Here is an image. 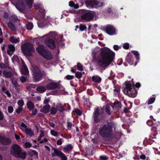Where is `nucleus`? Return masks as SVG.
<instances>
[{"label": "nucleus", "instance_id": "16", "mask_svg": "<svg viewBox=\"0 0 160 160\" xmlns=\"http://www.w3.org/2000/svg\"><path fill=\"white\" fill-rule=\"evenodd\" d=\"M21 12H23L25 9V7L22 2H18L15 6Z\"/></svg>", "mask_w": 160, "mask_h": 160}, {"label": "nucleus", "instance_id": "12", "mask_svg": "<svg viewBox=\"0 0 160 160\" xmlns=\"http://www.w3.org/2000/svg\"><path fill=\"white\" fill-rule=\"evenodd\" d=\"M106 31L108 34L110 35L116 34L115 28L113 26L111 25H108L106 27Z\"/></svg>", "mask_w": 160, "mask_h": 160}, {"label": "nucleus", "instance_id": "18", "mask_svg": "<svg viewBox=\"0 0 160 160\" xmlns=\"http://www.w3.org/2000/svg\"><path fill=\"white\" fill-rule=\"evenodd\" d=\"M52 149L54 151V152L52 153V156H58L59 157L62 153L61 151L54 148H53Z\"/></svg>", "mask_w": 160, "mask_h": 160}, {"label": "nucleus", "instance_id": "37", "mask_svg": "<svg viewBox=\"0 0 160 160\" xmlns=\"http://www.w3.org/2000/svg\"><path fill=\"white\" fill-rule=\"evenodd\" d=\"M17 20V17L15 15H12L9 18L10 22H14Z\"/></svg>", "mask_w": 160, "mask_h": 160}, {"label": "nucleus", "instance_id": "4", "mask_svg": "<svg viewBox=\"0 0 160 160\" xmlns=\"http://www.w3.org/2000/svg\"><path fill=\"white\" fill-rule=\"evenodd\" d=\"M36 50L45 59L48 60H50L52 59V54L43 46L41 45L39 46L37 48Z\"/></svg>", "mask_w": 160, "mask_h": 160}, {"label": "nucleus", "instance_id": "10", "mask_svg": "<svg viewBox=\"0 0 160 160\" xmlns=\"http://www.w3.org/2000/svg\"><path fill=\"white\" fill-rule=\"evenodd\" d=\"M45 10L42 8H40L39 11L38 15L37 16V19L39 21L37 22V23L38 27L40 28H42L44 26L42 22H41L40 21H44V19L45 17Z\"/></svg>", "mask_w": 160, "mask_h": 160}, {"label": "nucleus", "instance_id": "34", "mask_svg": "<svg viewBox=\"0 0 160 160\" xmlns=\"http://www.w3.org/2000/svg\"><path fill=\"white\" fill-rule=\"evenodd\" d=\"M69 5L70 7H73L75 9L78 8H79V6L78 4H75L72 1L69 2Z\"/></svg>", "mask_w": 160, "mask_h": 160}, {"label": "nucleus", "instance_id": "54", "mask_svg": "<svg viewBox=\"0 0 160 160\" xmlns=\"http://www.w3.org/2000/svg\"><path fill=\"white\" fill-rule=\"evenodd\" d=\"M72 122H68L67 124L68 128L69 130H71L72 128Z\"/></svg>", "mask_w": 160, "mask_h": 160}, {"label": "nucleus", "instance_id": "60", "mask_svg": "<svg viewBox=\"0 0 160 160\" xmlns=\"http://www.w3.org/2000/svg\"><path fill=\"white\" fill-rule=\"evenodd\" d=\"M123 48L125 49H128L129 48V44L128 43H124L123 45Z\"/></svg>", "mask_w": 160, "mask_h": 160}, {"label": "nucleus", "instance_id": "36", "mask_svg": "<svg viewBox=\"0 0 160 160\" xmlns=\"http://www.w3.org/2000/svg\"><path fill=\"white\" fill-rule=\"evenodd\" d=\"M110 107L108 104H107L105 106V110L107 114L110 115L111 112L110 111Z\"/></svg>", "mask_w": 160, "mask_h": 160}, {"label": "nucleus", "instance_id": "24", "mask_svg": "<svg viewBox=\"0 0 160 160\" xmlns=\"http://www.w3.org/2000/svg\"><path fill=\"white\" fill-rule=\"evenodd\" d=\"M92 79L93 82L99 83L101 82V78L98 76L95 75L92 77Z\"/></svg>", "mask_w": 160, "mask_h": 160}, {"label": "nucleus", "instance_id": "63", "mask_svg": "<svg viewBox=\"0 0 160 160\" xmlns=\"http://www.w3.org/2000/svg\"><path fill=\"white\" fill-rule=\"evenodd\" d=\"M41 7V5L40 4H35L34 6V8L35 9H38L40 7Z\"/></svg>", "mask_w": 160, "mask_h": 160}, {"label": "nucleus", "instance_id": "52", "mask_svg": "<svg viewBox=\"0 0 160 160\" xmlns=\"http://www.w3.org/2000/svg\"><path fill=\"white\" fill-rule=\"evenodd\" d=\"M120 93L119 90L118 89H115L114 90V94L115 96H118L119 95Z\"/></svg>", "mask_w": 160, "mask_h": 160}, {"label": "nucleus", "instance_id": "11", "mask_svg": "<svg viewBox=\"0 0 160 160\" xmlns=\"http://www.w3.org/2000/svg\"><path fill=\"white\" fill-rule=\"evenodd\" d=\"M86 3L87 7L93 8H97L102 6L103 5V3L102 2L95 1L88 2Z\"/></svg>", "mask_w": 160, "mask_h": 160}, {"label": "nucleus", "instance_id": "6", "mask_svg": "<svg viewBox=\"0 0 160 160\" xmlns=\"http://www.w3.org/2000/svg\"><path fill=\"white\" fill-rule=\"evenodd\" d=\"M22 50L23 53L26 55L30 56L31 53L34 51V49L32 44L29 43H26L21 46Z\"/></svg>", "mask_w": 160, "mask_h": 160}, {"label": "nucleus", "instance_id": "13", "mask_svg": "<svg viewBox=\"0 0 160 160\" xmlns=\"http://www.w3.org/2000/svg\"><path fill=\"white\" fill-rule=\"evenodd\" d=\"M59 87L60 84L59 83L54 82L49 83L46 86V88L48 90L54 89Z\"/></svg>", "mask_w": 160, "mask_h": 160}, {"label": "nucleus", "instance_id": "25", "mask_svg": "<svg viewBox=\"0 0 160 160\" xmlns=\"http://www.w3.org/2000/svg\"><path fill=\"white\" fill-rule=\"evenodd\" d=\"M11 142V140L9 138L3 137V140L2 141V144L8 145L10 144Z\"/></svg>", "mask_w": 160, "mask_h": 160}, {"label": "nucleus", "instance_id": "39", "mask_svg": "<svg viewBox=\"0 0 160 160\" xmlns=\"http://www.w3.org/2000/svg\"><path fill=\"white\" fill-rule=\"evenodd\" d=\"M51 134L53 136L57 137L59 135V132L55 131L54 130H51L50 131Z\"/></svg>", "mask_w": 160, "mask_h": 160}, {"label": "nucleus", "instance_id": "7", "mask_svg": "<svg viewBox=\"0 0 160 160\" xmlns=\"http://www.w3.org/2000/svg\"><path fill=\"white\" fill-rule=\"evenodd\" d=\"M96 14L95 12L86 11L82 15L81 19L83 21H88L92 19H96Z\"/></svg>", "mask_w": 160, "mask_h": 160}, {"label": "nucleus", "instance_id": "26", "mask_svg": "<svg viewBox=\"0 0 160 160\" xmlns=\"http://www.w3.org/2000/svg\"><path fill=\"white\" fill-rule=\"evenodd\" d=\"M8 25L10 29L12 31H16V28L15 25L11 22H10L8 23Z\"/></svg>", "mask_w": 160, "mask_h": 160}, {"label": "nucleus", "instance_id": "43", "mask_svg": "<svg viewBox=\"0 0 160 160\" xmlns=\"http://www.w3.org/2000/svg\"><path fill=\"white\" fill-rule=\"evenodd\" d=\"M155 98L152 97L150 98L148 102V104H150L154 102L155 100Z\"/></svg>", "mask_w": 160, "mask_h": 160}, {"label": "nucleus", "instance_id": "21", "mask_svg": "<svg viewBox=\"0 0 160 160\" xmlns=\"http://www.w3.org/2000/svg\"><path fill=\"white\" fill-rule=\"evenodd\" d=\"M22 73L24 75H27L28 74V68L25 65H23L21 69Z\"/></svg>", "mask_w": 160, "mask_h": 160}, {"label": "nucleus", "instance_id": "3", "mask_svg": "<svg viewBox=\"0 0 160 160\" xmlns=\"http://www.w3.org/2000/svg\"><path fill=\"white\" fill-rule=\"evenodd\" d=\"M99 133L102 137L105 138H111L113 136L112 127L108 125H104L99 128Z\"/></svg>", "mask_w": 160, "mask_h": 160}, {"label": "nucleus", "instance_id": "62", "mask_svg": "<svg viewBox=\"0 0 160 160\" xmlns=\"http://www.w3.org/2000/svg\"><path fill=\"white\" fill-rule=\"evenodd\" d=\"M100 159L102 160H106L108 159L107 157L106 156H102L100 157Z\"/></svg>", "mask_w": 160, "mask_h": 160}, {"label": "nucleus", "instance_id": "1", "mask_svg": "<svg viewBox=\"0 0 160 160\" xmlns=\"http://www.w3.org/2000/svg\"><path fill=\"white\" fill-rule=\"evenodd\" d=\"M100 53L98 57V60L99 66L105 68L113 61L115 53L110 49L104 47L100 49Z\"/></svg>", "mask_w": 160, "mask_h": 160}, {"label": "nucleus", "instance_id": "8", "mask_svg": "<svg viewBox=\"0 0 160 160\" xmlns=\"http://www.w3.org/2000/svg\"><path fill=\"white\" fill-rule=\"evenodd\" d=\"M31 69L32 72L34 81H39L42 76V73L39 68L36 66H32Z\"/></svg>", "mask_w": 160, "mask_h": 160}, {"label": "nucleus", "instance_id": "38", "mask_svg": "<svg viewBox=\"0 0 160 160\" xmlns=\"http://www.w3.org/2000/svg\"><path fill=\"white\" fill-rule=\"evenodd\" d=\"M99 50V48H95L92 51V55L93 57L95 58Z\"/></svg>", "mask_w": 160, "mask_h": 160}, {"label": "nucleus", "instance_id": "5", "mask_svg": "<svg viewBox=\"0 0 160 160\" xmlns=\"http://www.w3.org/2000/svg\"><path fill=\"white\" fill-rule=\"evenodd\" d=\"M130 82H126V88L125 89L124 92L128 96L134 98L137 95V91L134 88H132V87L133 83L132 82V83Z\"/></svg>", "mask_w": 160, "mask_h": 160}, {"label": "nucleus", "instance_id": "2", "mask_svg": "<svg viewBox=\"0 0 160 160\" xmlns=\"http://www.w3.org/2000/svg\"><path fill=\"white\" fill-rule=\"evenodd\" d=\"M10 153L14 156L22 159H25L26 157V152H22L21 148L18 145L14 144L12 146Z\"/></svg>", "mask_w": 160, "mask_h": 160}, {"label": "nucleus", "instance_id": "57", "mask_svg": "<svg viewBox=\"0 0 160 160\" xmlns=\"http://www.w3.org/2000/svg\"><path fill=\"white\" fill-rule=\"evenodd\" d=\"M13 108L11 106H9L8 108V111L9 113H12L13 111Z\"/></svg>", "mask_w": 160, "mask_h": 160}, {"label": "nucleus", "instance_id": "32", "mask_svg": "<svg viewBox=\"0 0 160 160\" xmlns=\"http://www.w3.org/2000/svg\"><path fill=\"white\" fill-rule=\"evenodd\" d=\"M116 108L118 109L120 108H121V102L118 101H116L114 102V105L112 106V108Z\"/></svg>", "mask_w": 160, "mask_h": 160}, {"label": "nucleus", "instance_id": "55", "mask_svg": "<svg viewBox=\"0 0 160 160\" xmlns=\"http://www.w3.org/2000/svg\"><path fill=\"white\" fill-rule=\"evenodd\" d=\"M74 111L77 114L79 115H81L82 114V112L80 110L78 109H75L74 110Z\"/></svg>", "mask_w": 160, "mask_h": 160}, {"label": "nucleus", "instance_id": "45", "mask_svg": "<svg viewBox=\"0 0 160 160\" xmlns=\"http://www.w3.org/2000/svg\"><path fill=\"white\" fill-rule=\"evenodd\" d=\"M77 67L78 70L82 71L83 70L82 66L79 63H78L77 64Z\"/></svg>", "mask_w": 160, "mask_h": 160}, {"label": "nucleus", "instance_id": "9", "mask_svg": "<svg viewBox=\"0 0 160 160\" xmlns=\"http://www.w3.org/2000/svg\"><path fill=\"white\" fill-rule=\"evenodd\" d=\"M103 112V109L102 108H98L96 109L93 114L94 119L96 122H99L102 119L103 117L102 114Z\"/></svg>", "mask_w": 160, "mask_h": 160}, {"label": "nucleus", "instance_id": "58", "mask_svg": "<svg viewBox=\"0 0 160 160\" xmlns=\"http://www.w3.org/2000/svg\"><path fill=\"white\" fill-rule=\"evenodd\" d=\"M147 124L149 126H152L153 125L152 120H148L147 121Z\"/></svg>", "mask_w": 160, "mask_h": 160}, {"label": "nucleus", "instance_id": "31", "mask_svg": "<svg viewBox=\"0 0 160 160\" xmlns=\"http://www.w3.org/2000/svg\"><path fill=\"white\" fill-rule=\"evenodd\" d=\"M10 41L12 43H16L19 41V38H16L13 36H11L10 38Z\"/></svg>", "mask_w": 160, "mask_h": 160}, {"label": "nucleus", "instance_id": "29", "mask_svg": "<svg viewBox=\"0 0 160 160\" xmlns=\"http://www.w3.org/2000/svg\"><path fill=\"white\" fill-rule=\"evenodd\" d=\"M36 90L39 92H43L46 91V88L44 86H38Z\"/></svg>", "mask_w": 160, "mask_h": 160}, {"label": "nucleus", "instance_id": "44", "mask_svg": "<svg viewBox=\"0 0 160 160\" xmlns=\"http://www.w3.org/2000/svg\"><path fill=\"white\" fill-rule=\"evenodd\" d=\"M27 2L28 5L29 7H31L32 6L33 0H25Z\"/></svg>", "mask_w": 160, "mask_h": 160}, {"label": "nucleus", "instance_id": "46", "mask_svg": "<svg viewBox=\"0 0 160 160\" xmlns=\"http://www.w3.org/2000/svg\"><path fill=\"white\" fill-rule=\"evenodd\" d=\"M40 134L39 137L37 139V140L38 141H41L42 138L43 137L44 135V133L42 131H40Z\"/></svg>", "mask_w": 160, "mask_h": 160}, {"label": "nucleus", "instance_id": "22", "mask_svg": "<svg viewBox=\"0 0 160 160\" xmlns=\"http://www.w3.org/2000/svg\"><path fill=\"white\" fill-rule=\"evenodd\" d=\"M56 107L57 111L61 112H63L65 109L63 105L60 103H58L56 105Z\"/></svg>", "mask_w": 160, "mask_h": 160}, {"label": "nucleus", "instance_id": "48", "mask_svg": "<svg viewBox=\"0 0 160 160\" xmlns=\"http://www.w3.org/2000/svg\"><path fill=\"white\" fill-rule=\"evenodd\" d=\"M134 55L135 56L137 60H138L139 58V54L138 52L137 51H133L132 52Z\"/></svg>", "mask_w": 160, "mask_h": 160}, {"label": "nucleus", "instance_id": "50", "mask_svg": "<svg viewBox=\"0 0 160 160\" xmlns=\"http://www.w3.org/2000/svg\"><path fill=\"white\" fill-rule=\"evenodd\" d=\"M86 28V26L84 25L81 24L79 26V29L81 31H83Z\"/></svg>", "mask_w": 160, "mask_h": 160}, {"label": "nucleus", "instance_id": "23", "mask_svg": "<svg viewBox=\"0 0 160 160\" xmlns=\"http://www.w3.org/2000/svg\"><path fill=\"white\" fill-rule=\"evenodd\" d=\"M50 108V106L48 105H47L44 106L40 111L43 113H47L49 111Z\"/></svg>", "mask_w": 160, "mask_h": 160}, {"label": "nucleus", "instance_id": "19", "mask_svg": "<svg viewBox=\"0 0 160 160\" xmlns=\"http://www.w3.org/2000/svg\"><path fill=\"white\" fill-rule=\"evenodd\" d=\"M72 148L73 147L71 145L68 144L64 147L63 150L65 152L69 153V152L72 150Z\"/></svg>", "mask_w": 160, "mask_h": 160}, {"label": "nucleus", "instance_id": "40", "mask_svg": "<svg viewBox=\"0 0 160 160\" xmlns=\"http://www.w3.org/2000/svg\"><path fill=\"white\" fill-rule=\"evenodd\" d=\"M57 110L56 107H52L51 108L50 112L52 114H55L57 111Z\"/></svg>", "mask_w": 160, "mask_h": 160}, {"label": "nucleus", "instance_id": "30", "mask_svg": "<svg viewBox=\"0 0 160 160\" xmlns=\"http://www.w3.org/2000/svg\"><path fill=\"white\" fill-rule=\"evenodd\" d=\"M3 75L7 78H10L12 76V74L10 72H7L5 70H4L3 72Z\"/></svg>", "mask_w": 160, "mask_h": 160}, {"label": "nucleus", "instance_id": "56", "mask_svg": "<svg viewBox=\"0 0 160 160\" xmlns=\"http://www.w3.org/2000/svg\"><path fill=\"white\" fill-rule=\"evenodd\" d=\"M74 77V76L67 75L66 76V78L67 80H70L73 79Z\"/></svg>", "mask_w": 160, "mask_h": 160}, {"label": "nucleus", "instance_id": "53", "mask_svg": "<svg viewBox=\"0 0 160 160\" xmlns=\"http://www.w3.org/2000/svg\"><path fill=\"white\" fill-rule=\"evenodd\" d=\"M32 144L29 142H27L24 143V146L26 148H29L31 147Z\"/></svg>", "mask_w": 160, "mask_h": 160}, {"label": "nucleus", "instance_id": "51", "mask_svg": "<svg viewBox=\"0 0 160 160\" xmlns=\"http://www.w3.org/2000/svg\"><path fill=\"white\" fill-rule=\"evenodd\" d=\"M32 110V112L31 115V116L35 115H36V114L38 112V110L36 109H33V110Z\"/></svg>", "mask_w": 160, "mask_h": 160}, {"label": "nucleus", "instance_id": "20", "mask_svg": "<svg viewBox=\"0 0 160 160\" xmlns=\"http://www.w3.org/2000/svg\"><path fill=\"white\" fill-rule=\"evenodd\" d=\"M126 60L127 62L129 63L130 65L133 64V58L132 56L130 54H128L126 58Z\"/></svg>", "mask_w": 160, "mask_h": 160}, {"label": "nucleus", "instance_id": "17", "mask_svg": "<svg viewBox=\"0 0 160 160\" xmlns=\"http://www.w3.org/2000/svg\"><path fill=\"white\" fill-rule=\"evenodd\" d=\"M47 36H48L49 37H51V38H54L55 39H58V35L55 31L51 32L48 34H46L42 36V37L43 38Z\"/></svg>", "mask_w": 160, "mask_h": 160}, {"label": "nucleus", "instance_id": "59", "mask_svg": "<svg viewBox=\"0 0 160 160\" xmlns=\"http://www.w3.org/2000/svg\"><path fill=\"white\" fill-rule=\"evenodd\" d=\"M22 110V108L21 107H19L16 110V112L18 113H19Z\"/></svg>", "mask_w": 160, "mask_h": 160}, {"label": "nucleus", "instance_id": "64", "mask_svg": "<svg viewBox=\"0 0 160 160\" xmlns=\"http://www.w3.org/2000/svg\"><path fill=\"white\" fill-rule=\"evenodd\" d=\"M120 46H119L117 45H114L113 48L115 50H118L120 48Z\"/></svg>", "mask_w": 160, "mask_h": 160}, {"label": "nucleus", "instance_id": "61", "mask_svg": "<svg viewBox=\"0 0 160 160\" xmlns=\"http://www.w3.org/2000/svg\"><path fill=\"white\" fill-rule=\"evenodd\" d=\"M20 80L22 82H23L26 81V79L24 77L22 76L20 78Z\"/></svg>", "mask_w": 160, "mask_h": 160}, {"label": "nucleus", "instance_id": "27", "mask_svg": "<svg viewBox=\"0 0 160 160\" xmlns=\"http://www.w3.org/2000/svg\"><path fill=\"white\" fill-rule=\"evenodd\" d=\"M28 136L32 137L34 135L33 132L30 128H27L25 132Z\"/></svg>", "mask_w": 160, "mask_h": 160}, {"label": "nucleus", "instance_id": "15", "mask_svg": "<svg viewBox=\"0 0 160 160\" xmlns=\"http://www.w3.org/2000/svg\"><path fill=\"white\" fill-rule=\"evenodd\" d=\"M8 49L7 50V52L8 55L11 56L15 51V47L12 44H10L8 46Z\"/></svg>", "mask_w": 160, "mask_h": 160}, {"label": "nucleus", "instance_id": "14", "mask_svg": "<svg viewBox=\"0 0 160 160\" xmlns=\"http://www.w3.org/2000/svg\"><path fill=\"white\" fill-rule=\"evenodd\" d=\"M45 42L49 47L52 49H53L55 47L54 41L52 39L48 38L46 39L45 41Z\"/></svg>", "mask_w": 160, "mask_h": 160}, {"label": "nucleus", "instance_id": "47", "mask_svg": "<svg viewBox=\"0 0 160 160\" xmlns=\"http://www.w3.org/2000/svg\"><path fill=\"white\" fill-rule=\"evenodd\" d=\"M82 76L81 72H76L75 76L76 78H81Z\"/></svg>", "mask_w": 160, "mask_h": 160}, {"label": "nucleus", "instance_id": "28", "mask_svg": "<svg viewBox=\"0 0 160 160\" xmlns=\"http://www.w3.org/2000/svg\"><path fill=\"white\" fill-rule=\"evenodd\" d=\"M27 106L28 108L30 110H33L34 108V104L31 102L28 101L27 103Z\"/></svg>", "mask_w": 160, "mask_h": 160}, {"label": "nucleus", "instance_id": "42", "mask_svg": "<svg viewBox=\"0 0 160 160\" xmlns=\"http://www.w3.org/2000/svg\"><path fill=\"white\" fill-rule=\"evenodd\" d=\"M59 157L61 158V160H68V158L66 156L63 152L60 156Z\"/></svg>", "mask_w": 160, "mask_h": 160}, {"label": "nucleus", "instance_id": "33", "mask_svg": "<svg viewBox=\"0 0 160 160\" xmlns=\"http://www.w3.org/2000/svg\"><path fill=\"white\" fill-rule=\"evenodd\" d=\"M27 128V126L24 123H21L20 128L23 132H25Z\"/></svg>", "mask_w": 160, "mask_h": 160}, {"label": "nucleus", "instance_id": "35", "mask_svg": "<svg viewBox=\"0 0 160 160\" xmlns=\"http://www.w3.org/2000/svg\"><path fill=\"white\" fill-rule=\"evenodd\" d=\"M33 27V25L31 22H28L26 24V28L28 30H31Z\"/></svg>", "mask_w": 160, "mask_h": 160}, {"label": "nucleus", "instance_id": "41", "mask_svg": "<svg viewBox=\"0 0 160 160\" xmlns=\"http://www.w3.org/2000/svg\"><path fill=\"white\" fill-rule=\"evenodd\" d=\"M12 83L16 89L18 88L19 87V85H18L17 81L16 80L12 79Z\"/></svg>", "mask_w": 160, "mask_h": 160}, {"label": "nucleus", "instance_id": "49", "mask_svg": "<svg viewBox=\"0 0 160 160\" xmlns=\"http://www.w3.org/2000/svg\"><path fill=\"white\" fill-rule=\"evenodd\" d=\"M18 104L19 107H21L24 105V102L22 100H19L18 102Z\"/></svg>", "mask_w": 160, "mask_h": 160}]
</instances>
